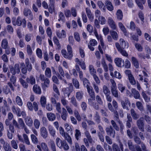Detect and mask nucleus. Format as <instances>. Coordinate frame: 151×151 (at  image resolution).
<instances>
[{"label":"nucleus","mask_w":151,"mask_h":151,"mask_svg":"<svg viewBox=\"0 0 151 151\" xmlns=\"http://www.w3.org/2000/svg\"><path fill=\"white\" fill-rule=\"evenodd\" d=\"M55 142L57 145L60 149H63L65 151L69 149V146L66 142L62 140L60 138L57 137Z\"/></svg>","instance_id":"f257e3e1"},{"label":"nucleus","mask_w":151,"mask_h":151,"mask_svg":"<svg viewBox=\"0 0 151 151\" xmlns=\"http://www.w3.org/2000/svg\"><path fill=\"white\" fill-rule=\"evenodd\" d=\"M85 60H80L78 58H76L75 59L76 62V68L77 71H80V68L78 65H79L81 68L83 70H85L86 68V65L85 62Z\"/></svg>","instance_id":"f03ea898"},{"label":"nucleus","mask_w":151,"mask_h":151,"mask_svg":"<svg viewBox=\"0 0 151 151\" xmlns=\"http://www.w3.org/2000/svg\"><path fill=\"white\" fill-rule=\"evenodd\" d=\"M84 133L86 138H84L83 139V142L86 146L87 147H89V143H92L93 141V139L89 132L87 129L85 130Z\"/></svg>","instance_id":"7ed1b4c3"},{"label":"nucleus","mask_w":151,"mask_h":151,"mask_svg":"<svg viewBox=\"0 0 151 151\" xmlns=\"http://www.w3.org/2000/svg\"><path fill=\"white\" fill-rule=\"evenodd\" d=\"M10 70L12 75L14 76L16 74H18L20 72L19 65L17 63L15 64L14 67H10Z\"/></svg>","instance_id":"20e7f679"},{"label":"nucleus","mask_w":151,"mask_h":151,"mask_svg":"<svg viewBox=\"0 0 151 151\" xmlns=\"http://www.w3.org/2000/svg\"><path fill=\"white\" fill-rule=\"evenodd\" d=\"M107 23L110 27L112 30H116L117 27L113 19L111 17H108L107 20Z\"/></svg>","instance_id":"39448f33"},{"label":"nucleus","mask_w":151,"mask_h":151,"mask_svg":"<svg viewBox=\"0 0 151 151\" xmlns=\"http://www.w3.org/2000/svg\"><path fill=\"white\" fill-rule=\"evenodd\" d=\"M121 104L124 109L129 110V107L130 106L131 103L128 99H126L122 101Z\"/></svg>","instance_id":"423d86ee"},{"label":"nucleus","mask_w":151,"mask_h":151,"mask_svg":"<svg viewBox=\"0 0 151 151\" xmlns=\"http://www.w3.org/2000/svg\"><path fill=\"white\" fill-rule=\"evenodd\" d=\"M37 148L40 151H50L46 144L45 142H41L37 145Z\"/></svg>","instance_id":"0eeeda50"},{"label":"nucleus","mask_w":151,"mask_h":151,"mask_svg":"<svg viewBox=\"0 0 151 151\" xmlns=\"http://www.w3.org/2000/svg\"><path fill=\"white\" fill-rule=\"evenodd\" d=\"M23 14L26 17H28L30 20H32L33 19V15L31 11L28 9L25 8L24 10Z\"/></svg>","instance_id":"6e6552de"},{"label":"nucleus","mask_w":151,"mask_h":151,"mask_svg":"<svg viewBox=\"0 0 151 151\" xmlns=\"http://www.w3.org/2000/svg\"><path fill=\"white\" fill-rule=\"evenodd\" d=\"M143 118H140L137 121V124L139 129L142 131H144V124L143 122Z\"/></svg>","instance_id":"1a4fd4ad"},{"label":"nucleus","mask_w":151,"mask_h":151,"mask_svg":"<svg viewBox=\"0 0 151 151\" xmlns=\"http://www.w3.org/2000/svg\"><path fill=\"white\" fill-rule=\"evenodd\" d=\"M49 8L48 11L50 13L52 14L55 11V0H49Z\"/></svg>","instance_id":"9d476101"},{"label":"nucleus","mask_w":151,"mask_h":151,"mask_svg":"<svg viewBox=\"0 0 151 151\" xmlns=\"http://www.w3.org/2000/svg\"><path fill=\"white\" fill-rule=\"evenodd\" d=\"M106 130L108 135H109L110 136L113 138L114 137L115 132L111 126H110L109 127L106 128Z\"/></svg>","instance_id":"9b49d317"},{"label":"nucleus","mask_w":151,"mask_h":151,"mask_svg":"<svg viewBox=\"0 0 151 151\" xmlns=\"http://www.w3.org/2000/svg\"><path fill=\"white\" fill-rule=\"evenodd\" d=\"M41 135L44 139L46 138L48 136V132L46 128L42 127L40 128Z\"/></svg>","instance_id":"f8f14e48"},{"label":"nucleus","mask_w":151,"mask_h":151,"mask_svg":"<svg viewBox=\"0 0 151 151\" xmlns=\"http://www.w3.org/2000/svg\"><path fill=\"white\" fill-rule=\"evenodd\" d=\"M18 26H20L22 25L23 27H25L26 26V21L25 19L22 18L19 16L17 17Z\"/></svg>","instance_id":"ddd939ff"},{"label":"nucleus","mask_w":151,"mask_h":151,"mask_svg":"<svg viewBox=\"0 0 151 151\" xmlns=\"http://www.w3.org/2000/svg\"><path fill=\"white\" fill-rule=\"evenodd\" d=\"M12 112L15 114H16L18 116H20V109L19 107H16L15 106H13L12 107Z\"/></svg>","instance_id":"4468645a"},{"label":"nucleus","mask_w":151,"mask_h":151,"mask_svg":"<svg viewBox=\"0 0 151 151\" xmlns=\"http://www.w3.org/2000/svg\"><path fill=\"white\" fill-rule=\"evenodd\" d=\"M86 12L89 20L91 22H92L94 19V16L93 14H92L90 9L88 8H86Z\"/></svg>","instance_id":"2eb2a0df"},{"label":"nucleus","mask_w":151,"mask_h":151,"mask_svg":"<svg viewBox=\"0 0 151 151\" xmlns=\"http://www.w3.org/2000/svg\"><path fill=\"white\" fill-rule=\"evenodd\" d=\"M88 92L91 97V99L92 100H95V94L92 88L91 87L88 88H87Z\"/></svg>","instance_id":"dca6fc26"},{"label":"nucleus","mask_w":151,"mask_h":151,"mask_svg":"<svg viewBox=\"0 0 151 151\" xmlns=\"http://www.w3.org/2000/svg\"><path fill=\"white\" fill-rule=\"evenodd\" d=\"M26 81L27 83L32 85L35 84L36 83L35 78L32 75H31L29 77H27L26 79Z\"/></svg>","instance_id":"f3484780"},{"label":"nucleus","mask_w":151,"mask_h":151,"mask_svg":"<svg viewBox=\"0 0 151 151\" xmlns=\"http://www.w3.org/2000/svg\"><path fill=\"white\" fill-rule=\"evenodd\" d=\"M48 129L50 134L53 137L55 136L56 131L54 127L51 125H49L48 126Z\"/></svg>","instance_id":"a211bd4d"},{"label":"nucleus","mask_w":151,"mask_h":151,"mask_svg":"<svg viewBox=\"0 0 151 151\" xmlns=\"http://www.w3.org/2000/svg\"><path fill=\"white\" fill-rule=\"evenodd\" d=\"M56 34L57 37L59 38H65L66 36V32L63 29L61 30V32L58 31H57Z\"/></svg>","instance_id":"6ab92c4d"},{"label":"nucleus","mask_w":151,"mask_h":151,"mask_svg":"<svg viewBox=\"0 0 151 151\" xmlns=\"http://www.w3.org/2000/svg\"><path fill=\"white\" fill-rule=\"evenodd\" d=\"M105 5L107 9L110 11H112L114 9V7L111 2L109 0H106Z\"/></svg>","instance_id":"aec40b11"},{"label":"nucleus","mask_w":151,"mask_h":151,"mask_svg":"<svg viewBox=\"0 0 151 151\" xmlns=\"http://www.w3.org/2000/svg\"><path fill=\"white\" fill-rule=\"evenodd\" d=\"M110 75L111 77L119 79H121L122 77V76L120 73L116 71H115L114 73L111 72L110 73Z\"/></svg>","instance_id":"412c9836"},{"label":"nucleus","mask_w":151,"mask_h":151,"mask_svg":"<svg viewBox=\"0 0 151 151\" xmlns=\"http://www.w3.org/2000/svg\"><path fill=\"white\" fill-rule=\"evenodd\" d=\"M53 88L54 91L56 93V94H53V96L56 98H58L60 94L57 86L55 84H53Z\"/></svg>","instance_id":"4be33fe9"},{"label":"nucleus","mask_w":151,"mask_h":151,"mask_svg":"<svg viewBox=\"0 0 151 151\" xmlns=\"http://www.w3.org/2000/svg\"><path fill=\"white\" fill-rule=\"evenodd\" d=\"M47 116L48 120L51 121H54L56 117L55 114L52 113H47Z\"/></svg>","instance_id":"5701e85b"},{"label":"nucleus","mask_w":151,"mask_h":151,"mask_svg":"<svg viewBox=\"0 0 151 151\" xmlns=\"http://www.w3.org/2000/svg\"><path fill=\"white\" fill-rule=\"evenodd\" d=\"M25 122L26 124L29 127L32 126L33 121L30 116H27L24 119Z\"/></svg>","instance_id":"b1692460"},{"label":"nucleus","mask_w":151,"mask_h":151,"mask_svg":"<svg viewBox=\"0 0 151 151\" xmlns=\"http://www.w3.org/2000/svg\"><path fill=\"white\" fill-rule=\"evenodd\" d=\"M110 34L113 39L115 40H117L119 37L118 34L115 31L113 30L110 31Z\"/></svg>","instance_id":"393cba45"},{"label":"nucleus","mask_w":151,"mask_h":151,"mask_svg":"<svg viewBox=\"0 0 151 151\" xmlns=\"http://www.w3.org/2000/svg\"><path fill=\"white\" fill-rule=\"evenodd\" d=\"M1 47L4 49H6L8 46V42L6 39L2 40L1 44Z\"/></svg>","instance_id":"a878e982"},{"label":"nucleus","mask_w":151,"mask_h":151,"mask_svg":"<svg viewBox=\"0 0 151 151\" xmlns=\"http://www.w3.org/2000/svg\"><path fill=\"white\" fill-rule=\"evenodd\" d=\"M93 100H92L91 99H88V104L91 106L93 107L94 108L96 109H98L99 108V106L96 102H93Z\"/></svg>","instance_id":"bb28decb"},{"label":"nucleus","mask_w":151,"mask_h":151,"mask_svg":"<svg viewBox=\"0 0 151 151\" xmlns=\"http://www.w3.org/2000/svg\"><path fill=\"white\" fill-rule=\"evenodd\" d=\"M62 110V112L61 115V117L63 120L66 121L67 119L68 113L66 109L64 108H63Z\"/></svg>","instance_id":"cd10ccee"},{"label":"nucleus","mask_w":151,"mask_h":151,"mask_svg":"<svg viewBox=\"0 0 151 151\" xmlns=\"http://www.w3.org/2000/svg\"><path fill=\"white\" fill-rule=\"evenodd\" d=\"M33 89L34 91L36 93L40 94L41 93V91L40 87L37 84L34 85Z\"/></svg>","instance_id":"c85d7f7f"},{"label":"nucleus","mask_w":151,"mask_h":151,"mask_svg":"<svg viewBox=\"0 0 151 151\" xmlns=\"http://www.w3.org/2000/svg\"><path fill=\"white\" fill-rule=\"evenodd\" d=\"M118 26L121 30L124 33V35L128 36V34L123 24L121 22H119L118 23Z\"/></svg>","instance_id":"c756f323"},{"label":"nucleus","mask_w":151,"mask_h":151,"mask_svg":"<svg viewBox=\"0 0 151 151\" xmlns=\"http://www.w3.org/2000/svg\"><path fill=\"white\" fill-rule=\"evenodd\" d=\"M44 83H42V86L43 88H46L49 87L50 85V81L48 78L46 79L44 81Z\"/></svg>","instance_id":"7c9ffc66"},{"label":"nucleus","mask_w":151,"mask_h":151,"mask_svg":"<svg viewBox=\"0 0 151 151\" xmlns=\"http://www.w3.org/2000/svg\"><path fill=\"white\" fill-rule=\"evenodd\" d=\"M114 62L116 65L119 67H121L122 65V59L119 58H116L114 59Z\"/></svg>","instance_id":"2f4dec72"},{"label":"nucleus","mask_w":151,"mask_h":151,"mask_svg":"<svg viewBox=\"0 0 151 151\" xmlns=\"http://www.w3.org/2000/svg\"><path fill=\"white\" fill-rule=\"evenodd\" d=\"M119 42L121 47L122 48H126V46L127 48L129 47V45L128 43H127L126 45L125 41L122 38H120L119 39Z\"/></svg>","instance_id":"473e14b6"},{"label":"nucleus","mask_w":151,"mask_h":151,"mask_svg":"<svg viewBox=\"0 0 151 151\" xmlns=\"http://www.w3.org/2000/svg\"><path fill=\"white\" fill-rule=\"evenodd\" d=\"M16 104L19 106H21L23 105V102L22 99L20 97L17 96L15 99Z\"/></svg>","instance_id":"72a5a7b5"},{"label":"nucleus","mask_w":151,"mask_h":151,"mask_svg":"<svg viewBox=\"0 0 151 151\" xmlns=\"http://www.w3.org/2000/svg\"><path fill=\"white\" fill-rule=\"evenodd\" d=\"M132 63L136 68H138L139 67V62L136 58L134 57H132L131 58Z\"/></svg>","instance_id":"f704fd0d"},{"label":"nucleus","mask_w":151,"mask_h":151,"mask_svg":"<svg viewBox=\"0 0 151 151\" xmlns=\"http://www.w3.org/2000/svg\"><path fill=\"white\" fill-rule=\"evenodd\" d=\"M131 92L134 95V97L135 99H138L140 97V94L138 91L134 88H132L131 90Z\"/></svg>","instance_id":"c9c22d12"},{"label":"nucleus","mask_w":151,"mask_h":151,"mask_svg":"<svg viewBox=\"0 0 151 151\" xmlns=\"http://www.w3.org/2000/svg\"><path fill=\"white\" fill-rule=\"evenodd\" d=\"M116 15L117 16L118 19L119 20H122L123 15L122 11L120 9H118L116 13Z\"/></svg>","instance_id":"e433bc0d"},{"label":"nucleus","mask_w":151,"mask_h":151,"mask_svg":"<svg viewBox=\"0 0 151 151\" xmlns=\"http://www.w3.org/2000/svg\"><path fill=\"white\" fill-rule=\"evenodd\" d=\"M83 82L84 86L86 87L87 88H88L90 86V84L86 78H84L81 80Z\"/></svg>","instance_id":"4c0bfd02"},{"label":"nucleus","mask_w":151,"mask_h":151,"mask_svg":"<svg viewBox=\"0 0 151 151\" xmlns=\"http://www.w3.org/2000/svg\"><path fill=\"white\" fill-rule=\"evenodd\" d=\"M20 83L22 85L23 87L25 88H27L28 87V84L27 82H26L22 78L19 79Z\"/></svg>","instance_id":"58836bf2"},{"label":"nucleus","mask_w":151,"mask_h":151,"mask_svg":"<svg viewBox=\"0 0 151 151\" xmlns=\"http://www.w3.org/2000/svg\"><path fill=\"white\" fill-rule=\"evenodd\" d=\"M111 91L114 97L116 98L119 97L118 92L116 88H111Z\"/></svg>","instance_id":"ea45409f"},{"label":"nucleus","mask_w":151,"mask_h":151,"mask_svg":"<svg viewBox=\"0 0 151 151\" xmlns=\"http://www.w3.org/2000/svg\"><path fill=\"white\" fill-rule=\"evenodd\" d=\"M18 122L19 123L18 125L19 127H17L18 129L23 128L25 125L22 119L19 118L18 119Z\"/></svg>","instance_id":"a19ab883"},{"label":"nucleus","mask_w":151,"mask_h":151,"mask_svg":"<svg viewBox=\"0 0 151 151\" xmlns=\"http://www.w3.org/2000/svg\"><path fill=\"white\" fill-rule=\"evenodd\" d=\"M45 75L47 78H50L51 77V69L50 68H46L45 71Z\"/></svg>","instance_id":"79ce46f5"},{"label":"nucleus","mask_w":151,"mask_h":151,"mask_svg":"<svg viewBox=\"0 0 151 151\" xmlns=\"http://www.w3.org/2000/svg\"><path fill=\"white\" fill-rule=\"evenodd\" d=\"M73 35L75 40L78 42L81 41V38L79 34L77 32H75L74 33Z\"/></svg>","instance_id":"37998d69"},{"label":"nucleus","mask_w":151,"mask_h":151,"mask_svg":"<svg viewBox=\"0 0 151 151\" xmlns=\"http://www.w3.org/2000/svg\"><path fill=\"white\" fill-rule=\"evenodd\" d=\"M75 131V138L77 140H78L80 138L81 136V132L78 129H76Z\"/></svg>","instance_id":"c03bdc74"},{"label":"nucleus","mask_w":151,"mask_h":151,"mask_svg":"<svg viewBox=\"0 0 151 151\" xmlns=\"http://www.w3.org/2000/svg\"><path fill=\"white\" fill-rule=\"evenodd\" d=\"M23 137L24 139V141L25 144L27 145H30V143L28 136L26 134H23Z\"/></svg>","instance_id":"a18cd8bd"},{"label":"nucleus","mask_w":151,"mask_h":151,"mask_svg":"<svg viewBox=\"0 0 151 151\" xmlns=\"http://www.w3.org/2000/svg\"><path fill=\"white\" fill-rule=\"evenodd\" d=\"M41 105L42 107H45L46 103V99L44 96H42L40 99Z\"/></svg>","instance_id":"49530a36"},{"label":"nucleus","mask_w":151,"mask_h":151,"mask_svg":"<svg viewBox=\"0 0 151 151\" xmlns=\"http://www.w3.org/2000/svg\"><path fill=\"white\" fill-rule=\"evenodd\" d=\"M118 88L119 90L121 92L123 93L125 89V87L122 84L119 83L118 84Z\"/></svg>","instance_id":"de8ad7c7"},{"label":"nucleus","mask_w":151,"mask_h":151,"mask_svg":"<svg viewBox=\"0 0 151 151\" xmlns=\"http://www.w3.org/2000/svg\"><path fill=\"white\" fill-rule=\"evenodd\" d=\"M64 137L70 144L72 145V141L71 138L68 133L66 134Z\"/></svg>","instance_id":"09e8293b"},{"label":"nucleus","mask_w":151,"mask_h":151,"mask_svg":"<svg viewBox=\"0 0 151 151\" xmlns=\"http://www.w3.org/2000/svg\"><path fill=\"white\" fill-rule=\"evenodd\" d=\"M89 69L91 74L92 76L96 74V70L94 68L93 66L91 65L89 66Z\"/></svg>","instance_id":"8fccbe9b"},{"label":"nucleus","mask_w":151,"mask_h":151,"mask_svg":"<svg viewBox=\"0 0 151 151\" xmlns=\"http://www.w3.org/2000/svg\"><path fill=\"white\" fill-rule=\"evenodd\" d=\"M131 113L133 119H136L139 118V116L136 113L134 110L133 109H131Z\"/></svg>","instance_id":"3c124183"},{"label":"nucleus","mask_w":151,"mask_h":151,"mask_svg":"<svg viewBox=\"0 0 151 151\" xmlns=\"http://www.w3.org/2000/svg\"><path fill=\"white\" fill-rule=\"evenodd\" d=\"M98 20L100 24L102 25L105 24L106 22V20L105 17L102 16H99Z\"/></svg>","instance_id":"603ef678"},{"label":"nucleus","mask_w":151,"mask_h":151,"mask_svg":"<svg viewBox=\"0 0 151 151\" xmlns=\"http://www.w3.org/2000/svg\"><path fill=\"white\" fill-rule=\"evenodd\" d=\"M83 93L82 91L78 92L76 93V98L77 100H80L83 97Z\"/></svg>","instance_id":"864d4df0"},{"label":"nucleus","mask_w":151,"mask_h":151,"mask_svg":"<svg viewBox=\"0 0 151 151\" xmlns=\"http://www.w3.org/2000/svg\"><path fill=\"white\" fill-rule=\"evenodd\" d=\"M34 124L35 128L37 129H38L40 125V122L39 120L37 119H35L34 120Z\"/></svg>","instance_id":"5fc2aeb1"},{"label":"nucleus","mask_w":151,"mask_h":151,"mask_svg":"<svg viewBox=\"0 0 151 151\" xmlns=\"http://www.w3.org/2000/svg\"><path fill=\"white\" fill-rule=\"evenodd\" d=\"M26 49L28 55H32L33 52L31 47L28 44L27 45Z\"/></svg>","instance_id":"6e6d98bb"},{"label":"nucleus","mask_w":151,"mask_h":151,"mask_svg":"<svg viewBox=\"0 0 151 151\" xmlns=\"http://www.w3.org/2000/svg\"><path fill=\"white\" fill-rule=\"evenodd\" d=\"M103 91L105 95L110 94V91L107 87L106 85H104L103 87Z\"/></svg>","instance_id":"4d7b16f0"},{"label":"nucleus","mask_w":151,"mask_h":151,"mask_svg":"<svg viewBox=\"0 0 151 151\" xmlns=\"http://www.w3.org/2000/svg\"><path fill=\"white\" fill-rule=\"evenodd\" d=\"M3 147L6 151H11V147L9 144L7 142L5 143L3 145Z\"/></svg>","instance_id":"13d9d810"},{"label":"nucleus","mask_w":151,"mask_h":151,"mask_svg":"<svg viewBox=\"0 0 151 151\" xmlns=\"http://www.w3.org/2000/svg\"><path fill=\"white\" fill-rule=\"evenodd\" d=\"M31 137L32 142L35 144H37L38 141V139L37 137L34 134H32L31 135Z\"/></svg>","instance_id":"bf43d9fd"},{"label":"nucleus","mask_w":151,"mask_h":151,"mask_svg":"<svg viewBox=\"0 0 151 151\" xmlns=\"http://www.w3.org/2000/svg\"><path fill=\"white\" fill-rule=\"evenodd\" d=\"M36 53L37 57L41 58L42 57V50L39 48H37L36 50Z\"/></svg>","instance_id":"052dcab7"},{"label":"nucleus","mask_w":151,"mask_h":151,"mask_svg":"<svg viewBox=\"0 0 151 151\" xmlns=\"http://www.w3.org/2000/svg\"><path fill=\"white\" fill-rule=\"evenodd\" d=\"M74 114L75 117L77 120L79 121H81V118L78 111L77 110H75Z\"/></svg>","instance_id":"680f3d73"},{"label":"nucleus","mask_w":151,"mask_h":151,"mask_svg":"<svg viewBox=\"0 0 151 151\" xmlns=\"http://www.w3.org/2000/svg\"><path fill=\"white\" fill-rule=\"evenodd\" d=\"M134 46L136 49L140 52L142 51L143 50V47L139 43H135L134 44Z\"/></svg>","instance_id":"e2e57ef3"},{"label":"nucleus","mask_w":151,"mask_h":151,"mask_svg":"<svg viewBox=\"0 0 151 151\" xmlns=\"http://www.w3.org/2000/svg\"><path fill=\"white\" fill-rule=\"evenodd\" d=\"M97 4L99 7L101 9H102L103 10H105V6L102 1H98L97 2Z\"/></svg>","instance_id":"0e129e2a"},{"label":"nucleus","mask_w":151,"mask_h":151,"mask_svg":"<svg viewBox=\"0 0 151 151\" xmlns=\"http://www.w3.org/2000/svg\"><path fill=\"white\" fill-rule=\"evenodd\" d=\"M73 83L74 86L77 89L79 88V82L77 79H73Z\"/></svg>","instance_id":"69168bd1"},{"label":"nucleus","mask_w":151,"mask_h":151,"mask_svg":"<svg viewBox=\"0 0 151 151\" xmlns=\"http://www.w3.org/2000/svg\"><path fill=\"white\" fill-rule=\"evenodd\" d=\"M64 14L66 18L70 17L71 16L70 11L69 9H66L64 12Z\"/></svg>","instance_id":"338daca9"},{"label":"nucleus","mask_w":151,"mask_h":151,"mask_svg":"<svg viewBox=\"0 0 151 151\" xmlns=\"http://www.w3.org/2000/svg\"><path fill=\"white\" fill-rule=\"evenodd\" d=\"M50 143L51 149L52 151H56L55 144L54 141H50Z\"/></svg>","instance_id":"774afa93"}]
</instances>
